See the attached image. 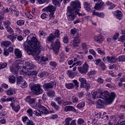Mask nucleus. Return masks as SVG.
<instances>
[{"mask_svg":"<svg viewBox=\"0 0 125 125\" xmlns=\"http://www.w3.org/2000/svg\"><path fill=\"white\" fill-rule=\"evenodd\" d=\"M23 47L27 49L28 54L39 55L41 51L44 50V47L41 44L35 35L31 34L27 37L26 42L23 44Z\"/></svg>","mask_w":125,"mask_h":125,"instance_id":"nucleus-1","label":"nucleus"},{"mask_svg":"<svg viewBox=\"0 0 125 125\" xmlns=\"http://www.w3.org/2000/svg\"><path fill=\"white\" fill-rule=\"evenodd\" d=\"M71 6L67 7V17L69 21H74L77 17V14L79 16L85 15L79 12L81 9V3L78 0H76L71 3Z\"/></svg>","mask_w":125,"mask_h":125,"instance_id":"nucleus-2","label":"nucleus"},{"mask_svg":"<svg viewBox=\"0 0 125 125\" xmlns=\"http://www.w3.org/2000/svg\"><path fill=\"white\" fill-rule=\"evenodd\" d=\"M100 98L104 99V101L99 99L97 101V105L99 108H105V105H110L114 102L116 98V94L114 92L109 93L108 91H104L100 94Z\"/></svg>","mask_w":125,"mask_h":125,"instance_id":"nucleus-3","label":"nucleus"},{"mask_svg":"<svg viewBox=\"0 0 125 125\" xmlns=\"http://www.w3.org/2000/svg\"><path fill=\"white\" fill-rule=\"evenodd\" d=\"M43 11H45L46 12H49V17L50 18H54L55 15V10H56V7L52 5H49L48 6L42 9Z\"/></svg>","mask_w":125,"mask_h":125,"instance_id":"nucleus-4","label":"nucleus"},{"mask_svg":"<svg viewBox=\"0 0 125 125\" xmlns=\"http://www.w3.org/2000/svg\"><path fill=\"white\" fill-rule=\"evenodd\" d=\"M36 98H32L30 96H27L25 99V102L28 103L34 109L38 108V103L36 102Z\"/></svg>","mask_w":125,"mask_h":125,"instance_id":"nucleus-5","label":"nucleus"},{"mask_svg":"<svg viewBox=\"0 0 125 125\" xmlns=\"http://www.w3.org/2000/svg\"><path fill=\"white\" fill-rule=\"evenodd\" d=\"M59 36H60V31L59 30L57 29L54 33H51L47 37L46 41L48 42H52L54 41L55 39H56V38H59Z\"/></svg>","mask_w":125,"mask_h":125,"instance_id":"nucleus-6","label":"nucleus"},{"mask_svg":"<svg viewBox=\"0 0 125 125\" xmlns=\"http://www.w3.org/2000/svg\"><path fill=\"white\" fill-rule=\"evenodd\" d=\"M31 90L36 95L42 94L43 92V90L41 87V85L39 84L33 85L31 87Z\"/></svg>","mask_w":125,"mask_h":125,"instance_id":"nucleus-7","label":"nucleus"},{"mask_svg":"<svg viewBox=\"0 0 125 125\" xmlns=\"http://www.w3.org/2000/svg\"><path fill=\"white\" fill-rule=\"evenodd\" d=\"M16 83L17 85L21 86V87L22 88H26V87H27V82L24 80L23 77L21 76L17 77Z\"/></svg>","mask_w":125,"mask_h":125,"instance_id":"nucleus-8","label":"nucleus"},{"mask_svg":"<svg viewBox=\"0 0 125 125\" xmlns=\"http://www.w3.org/2000/svg\"><path fill=\"white\" fill-rule=\"evenodd\" d=\"M78 70L81 74H86L87 71H88V68H89V66L87 64V62H85L83 64L82 66H79L78 67Z\"/></svg>","mask_w":125,"mask_h":125,"instance_id":"nucleus-9","label":"nucleus"},{"mask_svg":"<svg viewBox=\"0 0 125 125\" xmlns=\"http://www.w3.org/2000/svg\"><path fill=\"white\" fill-rule=\"evenodd\" d=\"M52 48L53 49L54 54L57 55L58 52H59V48H60V42L59 40H57L55 43L53 44Z\"/></svg>","mask_w":125,"mask_h":125,"instance_id":"nucleus-10","label":"nucleus"},{"mask_svg":"<svg viewBox=\"0 0 125 125\" xmlns=\"http://www.w3.org/2000/svg\"><path fill=\"white\" fill-rule=\"evenodd\" d=\"M56 86V82L51 81L48 83H45L43 85V87L45 89H49V88H53Z\"/></svg>","mask_w":125,"mask_h":125,"instance_id":"nucleus-11","label":"nucleus"},{"mask_svg":"<svg viewBox=\"0 0 125 125\" xmlns=\"http://www.w3.org/2000/svg\"><path fill=\"white\" fill-rule=\"evenodd\" d=\"M93 39L94 42H98V43H102L104 41V38H103V37L100 34L95 36Z\"/></svg>","mask_w":125,"mask_h":125,"instance_id":"nucleus-12","label":"nucleus"},{"mask_svg":"<svg viewBox=\"0 0 125 125\" xmlns=\"http://www.w3.org/2000/svg\"><path fill=\"white\" fill-rule=\"evenodd\" d=\"M20 68L14 64L12 65L10 67V70L11 72L12 73V74H14V75H17L18 73V70Z\"/></svg>","mask_w":125,"mask_h":125,"instance_id":"nucleus-13","label":"nucleus"},{"mask_svg":"<svg viewBox=\"0 0 125 125\" xmlns=\"http://www.w3.org/2000/svg\"><path fill=\"white\" fill-rule=\"evenodd\" d=\"M64 111L65 112H74V113H78L76 108L72 105L65 106L64 107Z\"/></svg>","mask_w":125,"mask_h":125,"instance_id":"nucleus-14","label":"nucleus"},{"mask_svg":"<svg viewBox=\"0 0 125 125\" xmlns=\"http://www.w3.org/2000/svg\"><path fill=\"white\" fill-rule=\"evenodd\" d=\"M70 35L74 36V38H80V34L78 32V30L74 28L70 30Z\"/></svg>","mask_w":125,"mask_h":125,"instance_id":"nucleus-15","label":"nucleus"},{"mask_svg":"<svg viewBox=\"0 0 125 125\" xmlns=\"http://www.w3.org/2000/svg\"><path fill=\"white\" fill-rule=\"evenodd\" d=\"M114 16L119 19V20H121L123 18V13L121 11L117 10L114 13Z\"/></svg>","mask_w":125,"mask_h":125,"instance_id":"nucleus-16","label":"nucleus"},{"mask_svg":"<svg viewBox=\"0 0 125 125\" xmlns=\"http://www.w3.org/2000/svg\"><path fill=\"white\" fill-rule=\"evenodd\" d=\"M79 81L80 82V88H84L85 87V83H86V79L85 78L80 77L79 79Z\"/></svg>","mask_w":125,"mask_h":125,"instance_id":"nucleus-17","label":"nucleus"},{"mask_svg":"<svg viewBox=\"0 0 125 125\" xmlns=\"http://www.w3.org/2000/svg\"><path fill=\"white\" fill-rule=\"evenodd\" d=\"M25 68L26 70H32L35 68V65L32 62H26L25 63Z\"/></svg>","mask_w":125,"mask_h":125,"instance_id":"nucleus-18","label":"nucleus"},{"mask_svg":"<svg viewBox=\"0 0 125 125\" xmlns=\"http://www.w3.org/2000/svg\"><path fill=\"white\" fill-rule=\"evenodd\" d=\"M80 43H81V39H80L79 37L74 38L72 45L76 47V46H79Z\"/></svg>","mask_w":125,"mask_h":125,"instance_id":"nucleus-19","label":"nucleus"},{"mask_svg":"<svg viewBox=\"0 0 125 125\" xmlns=\"http://www.w3.org/2000/svg\"><path fill=\"white\" fill-rule=\"evenodd\" d=\"M92 15H95V16H98V17H100L101 18H104L105 15L104 13L101 12H96L95 10L92 11Z\"/></svg>","mask_w":125,"mask_h":125,"instance_id":"nucleus-20","label":"nucleus"},{"mask_svg":"<svg viewBox=\"0 0 125 125\" xmlns=\"http://www.w3.org/2000/svg\"><path fill=\"white\" fill-rule=\"evenodd\" d=\"M66 74L71 79H74L77 76L76 72H73L72 70H67Z\"/></svg>","mask_w":125,"mask_h":125,"instance_id":"nucleus-21","label":"nucleus"},{"mask_svg":"<svg viewBox=\"0 0 125 125\" xmlns=\"http://www.w3.org/2000/svg\"><path fill=\"white\" fill-rule=\"evenodd\" d=\"M14 52L17 59L21 58V57H22V52L21 51L20 49H15Z\"/></svg>","mask_w":125,"mask_h":125,"instance_id":"nucleus-22","label":"nucleus"},{"mask_svg":"<svg viewBox=\"0 0 125 125\" xmlns=\"http://www.w3.org/2000/svg\"><path fill=\"white\" fill-rule=\"evenodd\" d=\"M39 108L43 112V114H44V115H47V113H48V110H47V108L45 107V106L40 104L39 105Z\"/></svg>","mask_w":125,"mask_h":125,"instance_id":"nucleus-23","label":"nucleus"},{"mask_svg":"<svg viewBox=\"0 0 125 125\" xmlns=\"http://www.w3.org/2000/svg\"><path fill=\"white\" fill-rule=\"evenodd\" d=\"M107 61L109 63H116L117 62V58L115 56L107 57Z\"/></svg>","mask_w":125,"mask_h":125,"instance_id":"nucleus-24","label":"nucleus"},{"mask_svg":"<svg viewBox=\"0 0 125 125\" xmlns=\"http://www.w3.org/2000/svg\"><path fill=\"white\" fill-rule=\"evenodd\" d=\"M104 5V2L102 1L101 2H98V3L96 4L95 6V8L97 10H99V9H101L102 8V6Z\"/></svg>","mask_w":125,"mask_h":125,"instance_id":"nucleus-25","label":"nucleus"},{"mask_svg":"<svg viewBox=\"0 0 125 125\" xmlns=\"http://www.w3.org/2000/svg\"><path fill=\"white\" fill-rule=\"evenodd\" d=\"M51 105L52 106V107H53V108L55 109V110H56V111H58L60 109V106L57 105L56 104V103L54 102H51Z\"/></svg>","mask_w":125,"mask_h":125,"instance_id":"nucleus-26","label":"nucleus"},{"mask_svg":"<svg viewBox=\"0 0 125 125\" xmlns=\"http://www.w3.org/2000/svg\"><path fill=\"white\" fill-rule=\"evenodd\" d=\"M81 46L83 50H84V51L87 50V49H88V47H89V46L85 42H82L81 44Z\"/></svg>","mask_w":125,"mask_h":125,"instance_id":"nucleus-27","label":"nucleus"},{"mask_svg":"<svg viewBox=\"0 0 125 125\" xmlns=\"http://www.w3.org/2000/svg\"><path fill=\"white\" fill-rule=\"evenodd\" d=\"M15 92V89L13 88H10L8 90L6 91V93L7 95H13V93Z\"/></svg>","mask_w":125,"mask_h":125,"instance_id":"nucleus-28","label":"nucleus"},{"mask_svg":"<svg viewBox=\"0 0 125 125\" xmlns=\"http://www.w3.org/2000/svg\"><path fill=\"white\" fill-rule=\"evenodd\" d=\"M1 44L5 46V47H8L10 45H11V42L8 41H3L1 42Z\"/></svg>","mask_w":125,"mask_h":125,"instance_id":"nucleus-29","label":"nucleus"},{"mask_svg":"<svg viewBox=\"0 0 125 125\" xmlns=\"http://www.w3.org/2000/svg\"><path fill=\"white\" fill-rule=\"evenodd\" d=\"M16 38H17V35H16L15 36L12 35H9L7 36V38L9 39V40H10L12 42H14V41L16 40Z\"/></svg>","mask_w":125,"mask_h":125,"instance_id":"nucleus-30","label":"nucleus"},{"mask_svg":"<svg viewBox=\"0 0 125 125\" xmlns=\"http://www.w3.org/2000/svg\"><path fill=\"white\" fill-rule=\"evenodd\" d=\"M34 114L35 115V116H37L38 117H40L43 114V112L42 111L40 110V109H37L35 111H34Z\"/></svg>","mask_w":125,"mask_h":125,"instance_id":"nucleus-31","label":"nucleus"},{"mask_svg":"<svg viewBox=\"0 0 125 125\" xmlns=\"http://www.w3.org/2000/svg\"><path fill=\"white\" fill-rule=\"evenodd\" d=\"M9 82L10 83H15V76L11 75H10L8 77Z\"/></svg>","mask_w":125,"mask_h":125,"instance_id":"nucleus-32","label":"nucleus"},{"mask_svg":"<svg viewBox=\"0 0 125 125\" xmlns=\"http://www.w3.org/2000/svg\"><path fill=\"white\" fill-rule=\"evenodd\" d=\"M65 86L67 89H73V88H75V85L73 83H65Z\"/></svg>","mask_w":125,"mask_h":125,"instance_id":"nucleus-33","label":"nucleus"},{"mask_svg":"<svg viewBox=\"0 0 125 125\" xmlns=\"http://www.w3.org/2000/svg\"><path fill=\"white\" fill-rule=\"evenodd\" d=\"M60 58V62H64V60H65V55H64V53L62 52L59 55Z\"/></svg>","mask_w":125,"mask_h":125,"instance_id":"nucleus-34","label":"nucleus"},{"mask_svg":"<svg viewBox=\"0 0 125 125\" xmlns=\"http://www.w3.org/2000/svg\"><path fill=\"white\" fill-rule=\"evenodd\" d=\"M22 63V61H21V59L20 58H18V60H16V62L15 65L17 67H19L20 69L21 68V66H19L20 64H21Z\"/></svg>","mask_w":125,"mask_h":125,"instance_id":"nucleus-35","label":"nucleus"},{"mask_svg":"<svg viewBox=\"0 0 125 125\" xmlns=\"http://www.w3.org/2000/svg\"><path fill=\"white\" fill-rule=\"evenodd\" d=\"M84 7L88 11L90 9V3L87 1L84 2Z\"/></svg>","mask_w":125,"mask_h":125,"instance_id":"nucleus-36","label":"nucleus"},{"mask_svg":"<svg viewBox=\"0 0 125 125\" xmlns=\"http://www.w3.org/2000/svg\"><path fill=\"white\" fill-rule=\"evenodd\" d=\"M55 101L59 104V105H61L62 104V98L61 97H57L54 99Z\"/></svg>","mask_w":125,"mask_h":125,"instance_id":"nucleus-37","label":"nucleus"},{"mask_svg":"<svg viewBox=\"0 0 125 125\" xmlns=\"http://www.w3.org/2000/svg\"><path fill=\"white\" fill-rule=\"evenodd\" d=\"M117 61L118 62H125V55H122L119 56L117 59Z\"/></svg>","mask_w":125,"mask_h":125,"instance_id":"nucleus-38","label":"nucleus"},{"mask_svg":"<svg viewBox=\"0 0 125 125\" xmlns=\"http://www.w3.org/2000/svg\"><path fill=\"white\" fill-rule=\"evenodd\" d=\"M49 65L51 67L53 68V69H55V68H56V67H57V62H54V61H51L49 62Z\"/></svg>","mask_w":125,"mask_h":125,"instance_id":"nucleus-39","label":"nucleus"},{"mask_svg":"<svg viewBox=\"0 0 125 125\" xmlns=\"http://www.w3.org/2000/svg\"><path fill=\"white\" fill-rule=\"evenodd\" d=\"M84 106H85V103H84V102H82L77 105V108H78V109H82V108H83Z\"/></svg>","mask_w":125,"mask_h":125,"instance_id":"nucleus-40","label":"nucleus"},{"mask_svg":"<svg viewBox=\"0 0 125 125\" xmlns=\"http://www.w3.org/2000/svg\"><path fill=\"white\" fill-rule=\"evenodd\" d=\"M98 94H97V92H92V99L94 100H95L96 98H100V96L98 97Z\"/></svg>","mask_w":125,"mask_h":125,"instance_id":"nucleus-41","label":"nucleus"},{"mask_svg":"<svg viewBox=\"0 0 125 125\" xmlns=\"http://www.w3.org/2000/svg\"><path fill=\"white\" fill-rule=\"evenodd\" d=\"M116 122H117V121H116V118L115 117L113 118L110 121L108 122L107 125H114L115 124H116Z\"/></svg>","mask_w":125,"mask_h":125,"instance_id":"nucleus-42","label":"nucleus"},{"mask_svg":"<svg viewBox=\"0 0 125 125\" xmlns=\"http://www.w3.org/2000/svg\"><path fill=\"white\" fill-rule=\"evenodd\" d=\"M16 23L18 26H23L25 24V20H20L17 21Z\"/></svg>","mask_w":125,"mask_h":125,"instance_id":"nucleus-43","label":"nucleus"},{"mask_svg":"<svg viewBox=\"0 0 125 125\" xmlns=\"http://www.w3.org/2000/svg\"><path fill=\"white\" fill-rule=\"evenodd\" d=\"M38 75V71L36 70H33L32 71H30L28 72L27 75L30 77V76H36Z\"/></svg>","mask_w":125,"mask_h":125,"instance_id":"nucleus-44","label":"nucleus"},{"mask_svg":"<svg viewBox=\"0 0 125 125\" xmlns=\"http://www.w3.org/2000/svg\"><path fill=\"white\" fill-rule=\"evenodd\" d=\"M47 95L49 97H53V96H55V92L54 91H49L47 93Z\"/></svg>","mask_w":125,"mask_h":125,"instance_id":"nucleus-45","label":"nucleus"},{"mask_svg":"<svg viewBox=\"0 0 125 125\" xmlns=\"http://www.w3.org/2000/svg\"><path fill=\"white\" fill-rule=\"evenodd\" d=\"M6 116V112L4 110H2L0 112V118H5Z\"/></svg>","mask_w":125,"mask_h":125,"instance_id":"nucleus-46","label":"nucleus"},{"mask_svg":"<svg viewBox=\"0 0 125 125\" xmlns=\"http://www.w3.org/2000/svg\"><path fill=\"white\" fill-rule=\"evenodd\" d=\"M6 29L8 33H9L11 35H13L14 34V30L10 27V26L7 27Z\"/></svg>","mask_w":125,"mask_h":125,"instance_id":"nucleus-47","label":"nucleus"},{"mask_svg":"<svg viewBox=\"0 0 125 125\" xmlns=\"http://www.w3.org/2000/svg\"><path fill=\"white\" fill-rule=\"evenodd\" d=\"M52 0L53 4H54V5H58V6L60 5L61 2H62V1H61L60 0Z\"/></svg>","mask_w":125,"mask_h":125,"instance_id":"nucleus-48","label":"nucleus"},{"mask_svg":"<svg viewBox=\"0 0 125 125\" xmlns=\"http://www.w3.org/2000/svg\"><path fill=\"white\" fill-rule=\"evenodd\" d=\"M72 121V118L70 117H67L65 119L64 125H70V122Z\"/></svg>","mask_w":125,"mask_h":125,"instance_id":"nucleus-49","label":"nucleus"},{"mask_svg":"<svg viewBox=\"0 0 125 125\" xmlns=\"http://www.w3.org/2000/svg\"><path fill=\"white\" fill-rule=\"evenodd\" d=\"M3 23L5 29H6V28H8L9 27H10L11 23L9 21H5L3 22Z\"/></svg>","mask_w":125,"mask_h":125,"instance_id":"nucleus-50","label":"nucleus"},{"mask_svg":"<svg viewBox=\"0 0 125 125\" xmlns=\"http://www.w3.org/2000/svg\"><path fill=\"white\" fill-rule=\"evenodd\" d=\"M27 113L28 114L29 117H32L33 114H34V111H33V109H32V108H29L27 110Z\"/></svg>","mask_w":125,"mask_h":125,"instance_id":"nucleus-51","label":"nucleus"},{"mask_svg":"<svg viewBox=\"0 0 125 125\" xmlns=\"http://www.w3.org/2000/svg\"><path fill=\"white\" fill-rule=\"evenodd\" d=\"M97 50L99 54H100L101 55H105V51L101 49V48H98Z\"/></svg>","mask_w":125,"mask_h":125,"instance_id":"nucleus-52","label":"nucleus"},{"mask_svg":"<svg viewBox=\"0 0 125 125\" xmlns=\"http://www.w3.org/2000/svg\"><path fill=\"white\" fill-rule=\"evenodd\" d=\"M63 42L64 43H68L69 42V38H68V36H67V34L64 35L63 38Z\"/></svg>","mask_w":125,"mask_h":125,"instance_id":"nucleus-53","label":"nucleus"},{"mask_svg":"<svg viewBox=\"0 0 125 125\" xmlns=\"http://www.w3.org/2000/svg\"><path fill=\"white\" fill-rule=\"evenodd\" d=\"M100 66L103 71H105L106 70V65L103 62H101L100 63Z\"/></svg>","mask_w":125,"mask_h":125,"instance_id":"nucleus-54","label":"nucleus"},{"mask_svg":"<svg viewBox=\"0 0 125 125\" xmlns=\"http://www.w3.org/2000/svg\"><path fill=\"white\" fill-rule=\"evenodd\" d=\"M72 100L73 103H79V98L76 97L75 96H72Z\"/></svg>","mask_w":125,"mask_h":125,"instance_id":"nucleus-55","label":"nucleus"},{"mask_svg":"<svg viewBox=\"0 0 125 125\" xmlns=\"http://www.w3.org/2000/svg\"><path fill=\"white\" fill-rule=\"evenodd\" d=\"M83 65V62L81 61H78L76 62L73 63V66H82Z\"/></svg>","mask_w":125,"mask_h":125,"instance_id":"nucleus-56","label":"nucleus"},{"mask_svg":"<svg viewBox=\"0 0 125 125\" xmlns=\"http://www.w3.org/2000/svg\"><path fill=\"white\" fill-rule=\"evenodd\" d=\"M72 103L71 101H65L62 102L63 106H66V105H72Z\"/></svg>","mask_w":125,"mask_h":125,"instance_id":"nucleus-57","label":"nucleus"},{"mask_svg":"<svg viewBox=\"0 0 125 125\" xmlns=\"http://www.w3.org/2000/svg\"><path fill=\"white\" fill-rule=\"evenodd\" d=\"M97 82L98 83H100V84H102V83H104V79H102L101 77H100L97 79Z\"/></svg>","mask_w":125,"mask_h":125,"instance_id":"nucleus-58","label":"nucleus"},{"mask_svg":"<svg viewBox=\"0 0 125 125\" xmlns=\"http://www.w3.org/2000/svg\"><path fill=\"white\" fill-rule=\"evenodd\" d=\"M20 108H21L20 105H18L15 106V107H14L13 109L14 111H15V112H16V113H17L19 111V110H20Z\"/></svg>","mask_w":125,"mask_h":125,"instance_id":"nucleus-59","label":"nucleus"},{"mask_svg":"<svg viewBox=\"0 0 125 125\" xmlns=\"http://www.w3.org/2000/svg\"><path fill=\"white\" fill-rule=\"evenodd\" d=\"M25 15L28 19H33V15L29 12L25 13Z\"/></svg>","mask_w":125,"mask_h":125,"instance_id":"nucleus-60","label":"nucleus"},{"mask_svg":"<svg viewBox=\"0 0 125 125\" xmlns=\"http://www.w3.org/2000/svg\"><path fill=\"white\" fill-rule=\"evenodd\" d=\"M41 60L42 62H46V61H48V58L46 57H41Z\"/></svg>","mask_w":125,"mask_h":125,"instance_id":"nucleus-61","label":"nucleus"},{"mask_svg":"<svg viewBox=\"0 0 125 125\" xmlns=\"http://www.w3.org/2000/svg\"><path fill=\"white\" fill-rule=\"evenodd\" d=\"M44 75H48V73L47 72H42V73H39L38 76L39 77H40V78H42L44 77Z\"/></svg>","mask_w":125,"mask_h":125,"instance_id":"nucleus-62","label":"nucleus"},{"mask_svg":"<svg viewBox=\"0 0 125 125\" xmlns=\"http://www.w3.org/2000/svg\"><path fill=\"white\" fill-rule=\"evenodd\" d=\"M118 41L119 42H124V41H125V35L121 36L118 39Z\"/></svg>","mask_w":125,"mask_h":125,"instance_id":"nucleus-63","label":"nucleus"},{"mask_svg":"<svg viewBox=\"0 0 125 125\" xmlns=\"http://www.w3.org/2000/svg\"><path fill=\"white\" fill-rule=\"evenodd\" d=\"M27 125H36V124L34 123V122L32 121H28L26 122Z\"/></svg>","mask_w":125,"mask_h":125,"instance_id":"nucleus-64","label":"nucleus"}]
</instances>
